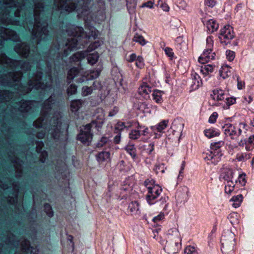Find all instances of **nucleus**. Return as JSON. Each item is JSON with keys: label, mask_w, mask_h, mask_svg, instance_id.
I'll list each match as a JSON object with an SVG mask.
<instances>
[{"label": "nucleus", "mask_w": 254, "mask_h": 254, "mask_svg": "<svg viewBox=\"0 0 254 254\" xmlns=\"http://www.w3.org/2000/svg\"><path fill=\"white\" fill-rule=\"evenodd\" d=\"M35 100L22 99L15 103L14 109L20 113L24 118H26L34 113V103Z\"/></svg>", "instance_id": "obj_11"}, {"label": "nucleus", "mask_w": 254, "mask_h": 254, "mask_svg": "<svg viewBox=\"0 0 254 254\" xmlns=\"http://www.w3.org/2000/svg\"><path fill=\"white\" fill-rule=\"evenodd\" d=\"M93 92V87L84 86L82 88L81 94L83 96H87L92 94Z\"/></svg>", "instance_id": "obj_50"}, {"label": "nucleus", "mask_w": 254, "mask_h": 254, "mask_svg": "<svg viewBox=\"0 0 254 254\" xmlns=\"http://www.w3.org/2000/svg\"><path fill=\"white\" fill-rule=\"evenodd\" d=\"M110 153L109 151H101L96 156L97 161L101 163L110 159Z\"/></svg>", "instance_id": "obj_34"}, {"label": "nucleus", "mask_w": 254, "mask_h": 254, "mask_svg": "<svg viewBox=\"0 0 254 254\" xmlns=\"http://www.w3.org/2000/svg\"><path fill=\"white\" fill-rule=\"evenodd\" d=\"M169 121L168 120H164L161 121L156 126H151L150 128L155 134V138H159L161 136V133L163 130L167 127Z\"/></svg>", "instance_id": "obj_21"}, {"label": "nucleus", "mask_w": 254, "mask_h": 254, "mask_svg": "<svg viewBox=\"0 0 254 254\" xmlns=\"http://www.w3.org/2000/svg\"><path fill=\"white\" fill-rule=\"evenodd\" d=\"M12 196L9 195L7 198V203L10 205H16L18 202V193L17 191H13Z\"/></svg>", "instance_id": "obj_38"}, {"label": "nucleus", "mask_w": 254, "mask_h": 254, "mask_svg": "<svg viewBox=\"0 0 254 254\" xmlns=\"http://www.w3.org/2000/svg\"><path fill=\"white\" fill-rule=\"evenodd\" d=\"M235 184L232 181H228L225 186V191L227 193H230L234 190Z\"/></svg>", "instance_id": "obj_51"}, {"label": "nucleus", "mask_w": 254, "mask_h": 254, "mask_svg": "<svg viewBox=\"0 0 254 254\" xmlns=\"http://www.w3.org/2000/svg\"><path fill=\"white\" fill-rule=\"evenodd\" d=\"M46 78L48 81L46 82L37 83L34 80H28L27 85L23 86L22 83L19 85V87L22 88L20 91L24 94L30 93L33 89L42 90L44 91H49L53 89V78L52 75V64L50 61H47Z\"/></svg>", "instance_id": "obj_5"}, {"label": "nucleus", "mask_w": 254, "mask_h": 254, "mask_svg": "<svg viewBox=\"0 0 254 254\" xmlns=\"http://www.w3.org/2000/svg\"><path fill=\"white\" fill-rule=\"evenodd\" d=\"M239 215L237 213H231L228 216V218L229 219L230 223L233 225H235L239 223L240 221L239 220Z\"/></svg>", "instance_id": "obj_44"}, {"label": "nucleus", "mask_w": 254, "mask_h": 254, "mask_svg": "<svg viewBox=\"0 0 254 254\" xmlns=\"http://www.w3.org/2000/svg\"><path fill=\"white\" fill-rule=\"evenodd\" d=\"M206 49L203 51V53L198 58V61L204 64L209 62L210 60H214L216 54L212 53L213 47V41L211 36H209L206 38Z\"/></svg>", "instance_id": "obj_12"}, {"label": "nucleus", "mask_w": 254, "mask_h": 254, "mask_svg": "<svg viewBox=\"0 0 254 254\" xmlns=\"http://www.w3.org/2000/svg\"><path fill=\"white\" fill-rule=\"evenodd\" d=\"M77 86L74 84H71L66 90L67 94L68 96L73 95L76 93Z\"/></svg>", "instance_id": "obj_54"}, {"label": "nucleus", "mask_w": 254, "mask_h": 254, "mask_svg": "<svg viewBox=\"0 0 254 254\" xmlns=\"http://www.w3.org/2000/svg\"><path fill=\"white\" fill-rule=\"evenodd\" d=\"M188 193V189L183 190L182 191H178L175 195L177 203L184 204L187 202L189 198Z\"/></svg>", "instance_id": "obj_25"}, {"label": "nucleus", "mask_w": 254, "mask_h": 254, "mask_svg": "<svg viewBox=\"0 0 254 254\" xmlns=\"http://www.w3.org/2000/svg\"><path fill=\"white\" fill-rule=\"evenodd\" d=\"M162 91L155 90L153 91L152 93L153 99L157 103H161L163 102L162 97Z\"/></svg>", "instance_id": "obj_41"}, {"label": "nucleus", "mask_w": 254, "mask_h": 254, "mask_svg": "<svg viewBox=\"0 0 254 254\" xmlns=\"http://www.w3.org/2000/svg\"><path fill=\"white\" fill-rule=\"evenodd\" d=\"M175 45L177 48L180 50L182 49L183 47L185 46V43L183 39V37L179 36L176 38L175 40Z\"/></svg>", "instance_id": "obj_52"}, {"label": "nucleus", "mask_w": 254, "mask_h": 254, "mask_svg": "<svg viewBox=\"0 0 254 254\" xmlns=\"http://www.w3.org/2000/svg\"><path fill=\"white\" fill-rule=\"evenodd\" d=\"M165 0H158L157 5L160 6L165 11H168L169 10V7L165 3Z\"/></svg>", "instance_id": "obj_55"}, {"label": "nucleus", "mask_w": 254, "mask_h": 254, "mask_svg": "<svg viewBox=\"0 0 254 254\" xmlns=\"http://www.w3.org/2000/svg\"><path fill=\"white\" fill-rule=\"evenodd\" d=\"M3 7L0 17L1 24L4 25H13L23 27L33 26L34 12L27 14L25 9V3L23 2L18 5V0H3Z\"/></svg>", "instance_id": "obj_4"}, {"label": "nucleus", "mask_w": 254, "mask_h": 254, "mask_svg": "<svg viewBox=\"0 0 254 254\" xmlns=\"http://www.w3.org/2000/svg\"><path fill=\"white\" fill-rule=\"evenodd\" d=\"M13 93L9 90H0V99L2 103L9 101L13 97Z\"/></svg>", "instance_id": "obj_31"}, {"label": "nucleus", "mask_w": 254, "mask_h": 254, "mask_svg": "<svg viewBox=\"0 0 254 254\" xmlns=\"http://www.w3.org/2000/svg\"><path fill=\"white\" fill-rule=\"evenodd\" d=\"M132 40L134 42L138 43L142 46L145 45L147 42L144 37L138 33L135 34Z\"/></svg>", "instance_id": "obj_47"}, {"label": "nucleus", "mask_w": 254, "mask_h": 254, "mask_svg": "<svg viewBox=\"0 0 254 254\" xmlns=\"http://www.w3.org/2000/svg\"><path fill=\"white\" fill-rule=\"evenodd\" d=\"M125 150L132 158H135L136 157V148L133 144L127 145L125 147Z\"/></svg>", "instance_id": "obj_46"}, {"label": "nucleus", "mask_w": 254, "mask_h": 254, "mask_svg": "<svg viewBox=\"0 0 254 254\" xmlns=\"http://www.w3.org/2000/svg\"><path fill=\"white\" fill-rule=\"evenodd\" d=\"M135 129H131L128 134L129 138L131 140H137L141 136L151 135L149 128L141 125L138 122H134Z\"/></svg>", "instance_id": "obj_13"}, {"label": "nucleus", "mask_w": 254, "mask_h": 254, "mask_svg": "<svg viewBox=\"0 0 254 254\" xmlns=\"http://www.w3.org/2000/svg\"><path fill=\"white\" fill-rule=\"evenodd\" d=\"M0 64H6L11 68H20L24 71H28L31 69L30 63L27 61L20 60H13L7 57L5 53H1L0 57Z\"/></svg>", "instance_id": "obj_9"}, {"label": "nucleus", "mask_w": 254, "mask_h": 254, "mask_svg": "<svg viewBox=\"0 0 254 254\" xmlns=\"http://www.w3.org/2000/svg\"><path fill=\"white\" fill-rule=\"evenodd\" d=\"M185 254H196L194 247L190 246H187L184 250Z\"/></svg>", "instance_id": "obj_62"}, {"label": "nucleus", "mask_w": 254, "mask_h": 254, "mask_svg": "<svg viewBox=\"0 0 254 254\" xmlns=\"http://www.w3.org/2000/svg\"><path fill=\"white\" fill-rule=\"evenodd\" d=\"M235 235L231 230L224 231L221 239V251L223 254H234Z\"/></svg>", "instance_id": "obj_7"}, {"label": "nucleus", "mask_w": 254, "mask_h": 254, "mask_svg": "<svg viewBox=\"0 0 254 254\" xmlns=\"http://www.w3.org/2000/svg\"><path fill=\"white\" fill-rule=\"evenodd\" d=\"M40 154V161L42 163H45L48 158V154L47 151L43 150Z\"/></svg>", "instance_id": "obj_57"}, {"label": "nucleus", "mask_w": 254, "mask_h": 254, "mask_svg": "<svg viewBox=\"0 0 254 254\" xmlns=\"http://www.w3.org/2000/svg\"><path fill=\"white\" fill-rule=\"evenodd\" d=\"M205 24L209 32L211 33L216 31L219 27L218 24L217 23L216 21L214 19L207 20Z\"/></svg>", "instance_id": "obj_33"}, {"label": "nucleus", "mask_w": 254, "mask_h": 254, "mask_svg": "<svg viewBox=\"0 0 254 254\" xmlns=\"http://www.w3.org/2000/svg\"><path fill=\"white\" fill-rule=\"evenodd\" d=\"M152 91V87L146 82H142L138 89V93L144 98L149 97V94Z\"/></svg>", "instance_id": "obj_24"}, {"label": "nucleus", "mask_w": 254, "mask_h": 254, "mask_svg": "<svg viewBox=\"0 0 254 254\" xmlns=\"http://www.w3.org/2000/svg\"><path fill=\"white\" fill-rule=\"evenodd\" d=\"M93 0H34L41 1L48 5L45 11L55 19L60 18L61 14L67 15L72 12L77 13L78 18L85 20L89 13V3Z\"/></svg>", "instance_id": "obj_3"}, {"label": "nucleus", "mask_w": 254, "mask_h": 254, "mask_svg": "<svg viewBox=\"0 0 254 254\" xmlns=\"http://www.w3.org/2000/svg\"><path fill=\"white\" fill-rule=\"evenodd\" d=\"M238 144L240 146L245 145L247 151L253 150L254 149V134L250 135L248 138L241 139Z\"/></svg>", "instance_id": "obj_23"}, {"label": "nucleus", "mask_w": 254, "mask_h": 254, "mask_svg": "<svg viewBox=\"0 0 254 254\" xmlns=\"http://www.w3.org/2000/svg\"><path fill=\"white\" fill-rule=\"evenodd\" d=\"M23 73L21 71H8L0 75V85L3 87H14L16 82H20Z\"/></svg>", "instance_id": "obj_10"}, {"label": "nucleus", "mask_w": 254, "mask_h": 254, "mask_svg": "<svg viewBox=\"0 0 254 254\" xmlns=\"http://www.w3.org/2000/svg\"><path fill=\"white\" fill-rule=\"evenodd\" d=\"M162 189L159 185H153L152 188H149L146 199L150 205H152L157 202V198L160 195Z\"/></svg>", "instance_id": "obj_16"}, {"label": "nucleus", "mask_w": 254, "mask_h": 254, "mask_svg": "<svg viewBox=\"0 0 254 254\" xmlns=\"http://www.w3.org/2000/svg\"><path fill=\"white\" fill-rule=\"evenodd\" d=\"M239 182L242 186H244L246 183V175L245 174H240L236 183Z\"/></svg>", "instance_id": "obj_60"}, {"label": "nucleus", "mask_w": 254, "mask_h": 254, "mask_svg": "<svg viewBox=\"0 0 254 254\" xmlns=\"http://www.w3.org/2000/svg\"><path fill=\"white\" fill-rule=\"evenodd\" d=\"M62 31L68 36L71 37L65 41L56 39L52 43V46L45 55L51 60L62 59L63 57H67L69 52L77 48L78 45L85 43L87 40L95 39L98 36V31L91 26L89 32L84 31L82 27L76 26L70 23L62 25Z\"/></svg>", "instance_id": "obj_2"}, {"label": "nucleus", "mask_w": 254, "mask_h": 254, "mask_svg": "<svg viewBox=\"0 0 254 254\" xmlns=\"http://www.w3.org/2000/svg\"><path fill=\"white\" fill-rule=\"evenodd\" d=\"M226 101L225 104L223 105V108L225 109H228L230 106L233 105L236 102V98L233 97H228V95L224 99Z\"/></svg>", "instance_id": "obj_42"}, {"label": "nucleus", "mask_w": 254, "mask_h": 254, "mask_svg": "<svg viewBox=\"0 0 254 254\" xmlns=\"http://www.w3.org/2000/svg\"><path fill=\"white\" fill-rule=\"evenodd\" d=\"M222 155L223 153L221 150L210 149V150L206 153V156L204 158L205 159L211 161L212 163L216 164L220 161Z\"/></svg>", "instance_id": "obj_22"}, {"label": "nucleus", "mask_w": 254, "mask_h": 254, "mask_svg": "<svg viewBox=\"0 0 254 254\" xmlns=\"http://www.w3.org/2000/svg\"><path fill=\"white\" fill-rule=\"evenodd\" d=\"M44 211L49 217H52L54 216V211L51 205L48 203H45L44 204Z\"/></svg>", "instance_id": "obj_48"}, {"label": "nucleus", "mask_w": 254, "mask_h": 254, "mask_svg": "<svg viewBox=\"0 0 254 254\" xmlns=\"http://www.w3.org/2000/svg\"><path fill=\"white\" fill-rule=\"evenodd\" d=\"M56 96L53 93L47 99L45 100L42 104L41 116L33 122V126L37 128H44V121L47 119L56 103Z\"/></svg>", "instance_id": "obj_6"}, {"label": "nucleus", "mask_w": 254, "mask_h": 254, "mask_svg": "<svg viewBox=\"0 0 254 254\" xmlns=\"http://www.w3.org/2000/svg\"><path fill=\"white\" fill-rule=\"evenodd\" d=\"M181 248V244L178 241L174 240L168 237V240L167 241L164 248V250L168 254H176Z\"/></svg>", "instance_id": "obj_18"}, {"label": "nucleus", "mask_w": 254, "mask_h": 254, "mask_svg": "<svg viewBox=\"0 0 254 254\" xmlns=\"http://www.w3.org/2000/svg\"><path fill=\"white\" fill-rule=\"evenodd\" d=\"M155 181L153 179H146L144 182V185L147 188V190H149V188H152L153 185H155L154 184Z\"/></svg>", "instance_id": "obj_64"}, {"label": "nucleus", "mask_w": 254, "mask_h": 254, "mask_svg": "<svg viewBox=\"0 0 254 254\" xmlns=\"http://www.w3.org/2000/svg\"><path fill=\"white\" fill-rule=\"evenodd\" d=\"M83 101L81 99H75L70 103V110L72 112H75L81 107Z\"/></svg>", "instance_id": "obj_35"}, {"label": "nucleus", "mask_w": 254, "mask_h": 254, "mask_svg": "<svg viewBox=\"0 0 254 254\" xmlns=\"http://www.w3.org/2000/svg\"><path fill=\"white\" fill-rule=\"evenodd\" d=\"M128 209L132 215L136 214L139 211V204L137 201H132L129 203Z\"/></svg>", "instance_id": "obj_40"}, {"label": "nucleus", "mask_w": 254, "mask_h": 254, "mask_svg": "<svg viewBox=\"0 0 254 254\" xmlns=\"http://www.w3.org/2000/svg\"><path fill=\"white\" fill-rule=\"evenodd\" d=\"M214 66L211 64H207L202 66L200 69L201 72L204 75L209 74L213 71Z\"/></svg>", "instance_id": "obj_45"}, {"label": "nucleus", "mask_w": 254, "mask_h": 254, "mask_svg": "<svg viewBox=\"0 0 254 254\" xmlns=\"http://www.w3.org/2000/svg\"><path fill=\"white\" fill-rule=\"evenodd\" d=\"M191 83L190 86V91L197 89L202 85V80L200 77L196 73L192 74Z\"/></svg>", "instance_id": "obj_26"}, {"label": "nucleus", "mask_w": 254, "mask_h": 254, "mask_svg": "<svg viewBox=\"0 0 254 254\" xmlns=\"http://www.w3.org/2000/svg\"><path fill=\"white\" fill-rule=\"evenodd\" d=\"M234 37L233 28L230 25H225L220 31L219 39L221 43L225 45L230 44Z\"/></svg>", "instance_id": "obj_15"}, {"label": "nucleus", "mask_w": 254, "mask_h": 254, "mask_svg": "<svg viewBox=\"0 0 254 254\" xmlns=\"http://www.w3.org/2000/svg\"><path fill=\"white\" fill-rule=\"evenodd\" d=\"M103 125V122L100 120H93L90 123L86 125L84 127V129L89 130L91 131L92 128H95L97 131H99Z\"/></svg>", "instance_id": "obj_29"}, {"label": "nucleus", "mask_w": 254, "mask_h": 254, "mask_svg": "<svg viewBox=\"0 0 254 254\" xmlns=\"http://www.w3.org/2000/svg\"><path fill=\"white\" fill-rule=\"evenodd\" d=\"M243 198V197L242 194L233 196L230 199V201L233 202L232 206L236 208L239 207L242 202Z\"/></svg>", "instance_id": "obj_39"}, {"label": "nucleus", "mask_w": 254, "mask_h": 254, "mask_svg": "<svg viewBox=\"0 0 254 254\" xmlns=\"http://www.w3.org/2000/svg\"><path fill=\"white\" fill-rule=\"evenodd\" d=\"M62 123L59 118L53 120V125L50 129L52 137L57 141L65 142L68 139V126L62 128Z\"/></svg>", "instance_id": "obj_8"}, {"label": "nucleus", "mask_w": 254, "mask_h": 254, "mask_svg": "<svg viewBox=\"0 0 254 254\" xmlns=\"http://www.w3.org/2000/svg\"><path fill=\"white\" fill-rule=\"evenodd\" d=\"M79 74V69L77 67H73L71 68L67 72L66 82L70 84L73 79L77 77Z\"/></svg>", "instance_id": "obj_30"}, {"label": "nucleus", "mask_w": 254, "mask_h": 254, "mask_svg": "<svg viewBox=\"0 0 254 254\" xmlns=\"http://www.w3.org/2000/svg\"><path fill=\"white\" fill-rule=\"evenodd\" d=\"M204 133L205 135L209 138L215 136H218L220 134L219 130L214 128L206 129L204 130Z\"/></svg>", "instance_id": "obj_37"}, {"label": "nucleus", "mask_w": 254, "mask_h": 254, "mask_svg": "<svg viewBox=\"0 0 254 254\" xmlns=\"http://www.w3.org/2000/svg\"><path fill=\"white\" fill-rule=\"evenodd\" d=\"M34 5L33 26L30 28L28 24L27 27L24 28L31 32L33 38L36 39V43L31 44L24 42L16 44L14 47V51L21 57L27 59L30 57L33 62L41 58L37 45L42 41L47 42L51 39L48 27L49 19L52 17L45 12L48 9V5L44 2L34 1Z\"/></svg>", "instance_id": "obj_1"}, {"label": "nucleus", "mask_w": 254, "mask_h": 254, "mask_svg": "<svg viewBox=\"0 0 254 254\" xmlns=\"http://www.w3.org/2000/svg\"><path fill=\"white\" fill-rule=\"evenodd\" d=\"M231 71L228 69V67L226 66L223 67L221 70H220V74L224 79L230 76Z\"/></svg>", "instance_id": "obj_53"}, {"label": "nucleus", "mask_w": 254, "mask_h": 254, "mask_svg": "<svg viewBox=\"0 0 254 254\" xmlns=\"http://www.w3.org/2000/svg\"><path fill=\"white\" fill-rule=\"evenodd\" d=\"M164 52L166 55L169 57L171 60H172L174 58V53L173 52V50L169 47H166L164 49Z\"/></svg>", "instance_id": "obj_63"}, {"label": "nucleus", "mask_w": 254, "mask_h": 254, "mask_svg": "<svg viewBox=\"0 0 254 254\" xmlns=\"http://www.w3.org/2000/svg\"><path fill=\"white\" fill-rule=\"evenodd\" d=\"M112 145V142L108 137L102 136L96 144V147L98 148L105 147L109 148Z\"/></svg>", "instance_id": "obj_28"}, {"label": "nucleus", "mask_w": 254, "mask_h": 254, "mask_svg": "<svg viewBox=\"0 0 254 254\" xmlns=\"http://www.w3.org/2000/svg\"><path fill=\"white\" fill-rule=\"evenodd\" d=\"M115 128L117 133H121V131L125 128L124 123L122 122H118L116 125Z\"/></svg>", "instance_id": "obj_56"}, {"label": "nucleus", "mask_w": 254, "mask_h": 254, "mask_svg": "<svg viewBox=\"0 0 254 254\" xmlns=\"http://www.w3.org/2000/svg\"><path fill=\"white\" fill-rule=\"evenodd\" d=\"M224 145L223 141H219L212 143L210 145V149L214 150H221V147Z\"/></svg>", "instance_id": "obj_49"}, {"label": "nucleus", "mask_w": 254, "mask_h": 254, "mask_svg": "<svg viewBox=\"0 0 254 254\" xmlns=\"http://www.w3.org/2000/svg\"><path fill=\"white\" fill-rule=\"evenodd\" d=\"M93 133L89 130H81L77 136V139L83 144L89 145L93 138Z\"/></svg>", "instance_id": "obj_20"}, {"label": "nucleus", "mask_w": 254, "mask_h": 254, "mask_svg": "<svg viewBox=\"0 0 254 254\" xmlns=\"http://www.w3.org/2000/svg\"><path fill=\"white\" fill-rule=\"evenodd\" d=\"M22 254H38V250L31 246L30 241L24 238L20 243Z\"/></svg>", "instance_id": "obj_19"}, {"label": "nucleus", "mask_w": 254, "mask_h": 254, "mask_svg": "<svg viewBox=\"0 0 254 254\" xmlns=\"http://www.w3.org/2000/svg\"><path fill=\"white\" fill-rule=\"evenodd\" d=\"M213 94H211V96L213 99L217 100V101H222L227 96L224 91L220 89H215L212 91Z\"/></svg>", "instance_id": "obj_32"}, {"label": "nucleus", "mask_w": 254, "mask_h": 254, "mask_svg": "<svg viewBox=\"0 0 254 254\" xmlns=\"http://www.w3.org/2000/svg\"><path fill=\"white\" fill-rule=\"evenodd\" d=\"M225 134L234 139L236 137L241 135L242 131L240 127H238L231 124H225L222 126Z\"/></svg>", "instance_id": "obj_17"}, {"label": "nucleus", "mask_w": 254, "mask_h": 254, "mask_svg": "<svg viewBox=\"0 0 254 254\" xmlns=\"http://www.w3.org/2000/svg\"><path fill=\"white\" fill-rule=\"evenodd\" d=\"M135 61V64L138 68H141L144 66L143 59L141 56H138Z\"/></svg>", "instance_id": "obj_61"}, {"label": "nucleus", "mask_w": 254, "mask_h": 254, "mask_svg": "<svg viewBox=\"0 0 254 254\" xmlns=\"http://www.w3.org/2000/svg\"><path fill=\"white\" fill-rule=\"evenodd\" d=\"M86 57V54L83 52H78L74 53L70 57L71 62H77L81 61Z\"/></svg>", "instance_id": "obj_36"}, {"label": "nucleus", "mask_w": 254, "mask_h": 254, "mask_svg": "<svg viewBox=\"0 0 254 254\" xmlns=\"http://www.w3.org/2000/svg\"><path fill=\"white\" fill-rule=\"evenodd\" d=\"M7 232L8 235L6 238L7 241H5V243L11 245L15 248H17L20 243V241L18 240L15 235L10 231H8Z\"/></svg>", "instance_id": "obj_27"}, {"label": "nucleus", "mask_w": 254, "mask_h": 254, "mask_svg": "<svg viewBox=\"0 0 254 254\" xmlns=\"http://www.w3.org/2000/svg\"><path fill=\"white\" fill-rule=\"evenodd\" d=\"M35 143L36 144V152L37 153H40L41 151H42L43 150V147L44 146V142L42 141L36 140Z\"/></svg>", "instance_id": "obj_59"}, {"label": "nucleus", "mask_w": 254, "mask_h": 254, "mask_svg": "<svg viewBox=\"0 0 254 254\" xmlns=\"http://www.w3.org/2000/svg\"><path fill=\"white\" fill-rule=\"evenodd\" d=\"M49 61L48 60H44L41 58L37 60V61L33 62L36 64L37 71L33 73L34 81L37 83L39 82H46L48 81V79L45 78L43 81H42L43 76V70L46 73V62Z\"/></svg>", "instance_id": "obj_14"}, {"label": "nucleus", "mask_w": 254, "mask_h": 254, "mask_svg": "<svg viewBox=\"0 0 254 254\" xmlns=\"http://www.w3.org/2000/svg\"><path fill=\"white\" fill-rule=\"evenodd\" d=\"M226 55L227 60L230 62H232L235 59V53L232 51L228 50L226 51Z\"/></svg>", "instance_id": "obj_58"}, {"label": "nucleus", "mask_w": 254, "mask_h": 254, "mask_svg": "<svg viewBox=\"0 0 254 254\" xmlns=\"http://www.w3.org/2000/svg\"><path fill=\"white\" fill-rule=\"evenodd\" d=\"M99 58V55L96 52L89 54L87 56V60L89 64L93 65L98 61Z\"/></svg>", "instance_id": "obj_43"}]
</instances>
